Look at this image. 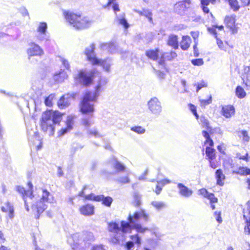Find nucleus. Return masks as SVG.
Wrapping results in <instances>:
<instances>
[{"label":"nucleus","instance_id":"obj_1","mask_svg":"<svg viewBox=\"0 0 250 250\" xmlns=\"http://www.w3.org/2000/svg\"><path fill=\"white\" fill-rule=\"evenodd\" d=\"M142 219L145 222L149 221V216L145 209H141L135 211L133 214L129 213L127 217L128 221H122L121 225L116 222H111L108 224V229L110 231L114 232L116 235L112 238V242L114 244L120 243V236L118 235L123 234L135 229L140 233L145 232L148 229L144 227L141 224L138 223L140 220Z\"/></svg>","mask_w":250,"mask_h":250},{"label":"nucleus","instance_id":"obj_2","mask_svg":"<svg viewBox=\"0 0 250 250\" xmlns=\"http://www.w3.org/2000/svg\"><path fill=\"white\" fill-rule=\"evenodd\" d=\"M101 87V84L99 83L96 86L95 91L94 92H86L80 103V111L82 114L86 115L82 119V124L85 127L91 125L90 120L93 117L95 111L94 103L100 95Z\"/></svg>","mask_w":250,"mask_h":250},{"label":"nucleus","instance_id":"obj_3","mask_svg":"<svg viewBox=\"0 0 250 250\" xmlns=\"http://www.w3.org/2000/svg\"><path fill=\"white\" fill-rule=\"evenodd\" d=\"M62 119V114L58 111L49 110L43 112L41 120L42 130L44 132L49 131L50 135L53 134L54 125H59Z\"/></svg>","mask_w":250,"mask_h":250},{"label":"nucleus","instance_id":"obj_4","mask_svg":"<svg viewBox=\"0 0 250 250\" xmlns=\"http://www.w3.org/2000/svg\"><path fill=\"white\" fill-rule=\"evenodd\" d=\"M42 196L35 197L32 200L31 207L33 210L37 213L35 214V218L39 219L40 215L47 208V203H52L53 201V197L50 193L45 189H40Z\"/></svg>","mask_w":250,"mask_h":250},{"label":"nucleus","instance_id":"obj_5","mask_svg":"<svg viewBox=\"0 0 250 250\" xmlns=\"http://www.w3.org/2000/svg\"><path fill=\"white\" fill-rule=\"evenodd\" d=\"M63 15L66 21L77 29L87 28L91 23L89 18L82 17L80 14H75L69 11H64Z\"/></svg>","mask_w":250,"mask_h":250},{"label":"nucleus","instance_id":"obj_6","mask_svg":"<svg viewBox=\"0 0 250 250\" xmlns=\"http://www.w3.org/2000/svg\"><path fill=\"white\" fill-rule=\"evenodd\" d=\"M95 44L92 43L85 49L84 54L86 56L88 61L90 62L94 65H100L106 72H109L111 65V60L107 59L106 60L99 59L96 57L95 52Z\"/></svg>","mask_w":250,"mask_h":250},{"label":"nucleus","instance_id":"obj_7","mask_svg":"<svg viewBox=\"0 0 250 250\" xmlns=\"http://www.w3.org/2000/svg\"><path fill=\"white\" fill-rule=\"evenodd\" d=\"M108 165L114 170L112 172H108L106 170H102L101 171L102 174L107 178H109L110 175H116L119 173L124 172L126 168L125 165L119 161L114 156L108 160Z\"/></svg>","mask_w":250,"mask_h":250},{"label":"nucleus","instance_id":"obj_8","mask_svg":"<svg viewBox=\"0 0 250 250\" xmlns=\"http://www.w3.org/2000/svg\"><path fill=\"white\" fill-rule=\"evenodd\" d=\"M95 74L94 70L87 71L86 70L81 69L78 71V74L75 78L80 83L84 86H88L92 83Z\"/></svg>","mask_w":250,"mask_h":250},{"label":"nucleus","instance_id":"obj_9","mask_svg":"<svg viewBox=\"0 0 250 250\" xmlns=\"http://www.w3.org/2000/svg\"><path fill=\"white\" fill-rule=\"evenodd\" d=\"M26 53L28 59L32 62V58L33 57H42L44 54V51L39 44L34 42H31L28 43V47L26 50Z\"/></svg>","mask_w":250,"mask_h":250},{"label":"nucleus","instance_id":"obj_10","mask_svg":"<svg viewBox=\"0 0 250 250\" xmlns=\"http://www.w3.org/2000/svg\"><path fill=\"white\" fill-rule=\"evenodd\" d=\"M147 106L150 112L155 116H159L162 111L161 103L156 97L151 98L147 103Z\"/></svg>","mask_w":250,"mask_h":250},{"label":"nucleus","instance_id":"obj_11","mask_svg":"<svg viewBox=\"0 0 250 250\" xmlns=\"http://www.w3.org/2000/svg\"><path fill=\"white\" fill-rule=\"evenodd\" d=\"M47 25L45 22H40L37 28V39L40 42L48 41L50 36L47 32Z\"/></svg>","mask_w":250,"mask_h":250},{"label":"nucleus","instance_id":"obj_12","mask_svg":"<svg viewBox=\"0 0 250 250\" xmlns=\"http://www.w3.org/2000/svg\"><path fill=\"white\" fill-rule=\"evenodd\" d=\"M29 189L25 190L23 187L20 186H17L16 187V190L20 193L22 198H28L30 200H33L35 197V195L33 193V185L31 182H29L27 184Z\"/></svg>","mask_w":250,"mask_h":250},{"label":"nucleus","instance_id":"obj_13","mask_svg":"<svg viewBox=\"0 0 250 250\" xmlns=\"http://www.w3.org/2000/svg\"><path fill=\"white\" fill-rule=\"evenodd\" d=\"M190 4V0H182L175 4L174 10L177 14L183 15Z\"/></svg>","mask_w":250,"mask_h":250},{"label":"nucleus","instance_id":"obj_14","mask_svg":"<svg viewBox=\"0 0 250 250\" xmlns=\"http://www.w3.org/2000/svg\"><path fill=\"white\" fill-rule=\"evenodd\" d=\"M179 194L185 198L191 197L193 194V191L182 183L177 184Z\"/></svg>","mask_w":250,"mask_h":250},{"label":"nucleus","instance_id":"obj_15","mask_svg":"<svg viewBox=\"0 0 250 250\" xmlns=\"http://www.w3.org/2000/svg\"><path fill=\"white\" fill-rule=\"evenodd\" d=\"M101 49L104 51H106L109 53L114 54L119 52L120 53L123 52L118 50L116 45L113 42L103 43L101 44Z\"/></svg>","mask_w":250,"mask_h":250},{"label":"nucleus","instance_id":"obj_16","mask_svg":"<svg viewBox=\"0 0 250 250\" xmlns=\"http://www.w3.org/2000/svg\"><path fill=\"white\" fill-rule=\"evenodd\" d=\"M80 213L84 216H91L94 213V207L91 204L83 205L80 208Z\"/></svg>","mask_w":250,"mask_h":250},{"label":"nucleus","instance_id":"obj_17","mask_svg":"<svg viewBox=\"0 0 250 250\" xmlns=\"http://www.w3.org/2000/svg\"><path fill=\"white\" fill-rule=\"evenodd\" d=\"M71 95L67 94L62 96L58 102V105L61 109L64 108L68 106L70 103Z\"/></svg>","mask_w":250,"mask_h":250},{"label":"nucleus","instance_id":"obj_18","mask_svg":"<svg viewBox=\"0 0 250 250\" xmlns=\"http://www.w3.org/2000/svg\"><path fill=\"white\" fill-rule=\"evenodd\" d=\"M67 77L66 72L64 70L61 69L54 74L53 79L55 82L59 83L63 82L67 78Z\"/></svg>","mask_w":250,"mask_h":250},{"label":"nucleus","instance_id":"obj_19","mask_svg":"<svg viewBox=\"0 0 250 250\" xmlns=\"http://www.w3.org/2000/svg\"><path fill=\"white\" fill-rule=\"evenodd\" d=\"M199 194L202 195L204 197L208 199L211 202H217L218 199L215 197L214 194L212 193H209L204 188L199 190Z\"/></svg>","mask_w":250,"mask_h":250},{"label":"nucleus","instance_id":"obj_20","mask_svg":"<svg viewBox=\"0 0 250 250\" xmlns=\"http://www.w3.org/2000/svg\"><path fill=\"white\" fill-rule=\"evenodd\" d=\"M222 113L226 118H229L235 112V108L232 105H226L222 107Z\"/></svg>","mask_w":250,"mask_h":250},{"label":"nucleus","instance_id":"obj_21","mask_svg":"<svg viewBox=\"0 0 250 250\" xmlns=\"http://www.w3.org/2000/svg\"><path fill=\"white\" fill-rule=\"evenodd\" d=\"M215 178L216 179L217 185L223 186L224 184V181L226 178V176L223 174L221 169H218L216 170Z\"/></svg>","mask_w":250,"mask_h":250},{"label":"nucleus","instance_id":"obj_22","mask_svg":"<svg viewBox=\"0 0 250 250\" xmlns=\"http://www.w3.org/2000/svg\"><path fill=\"white\" fill-rule=\"evenodd\" d=\"M167 44L172 47L174 49H177L179 46L178 36L174 34L169 35L167 41Z\"/></svg>","mask_w":250,"mask_h":250},{"label":"nucleus","instance_id":"obj_23","mask_svg":"<svg viewBox=\"0 0 250 250\" xmlns=\"http://www.w3.org/2000/svg\"><path fill=\"white\" fill-rule=\"evenodd\" d=\"M137 12L141 16L147 18L150 23H153L152 13L150 10L143 9L142 11L137 10Z\"/></svg>","mask_w":250,"mask_h":250},{"label":"nucleus","instance_id":"obj_24","mask_svg":"<svg viewBox=\"0 0 250 250\" xmlns=\"http://www.w3.org/2000/svg\"><path fill=\"white\" fill-rule=\"evenodd\" d=\"M216 2V0H201V8L205 14H208L209 13V9L208 8V6L210 3L212 4H214Z\"/></svg>","mask_w":250,"mask_h":250},{"label":"nucleus","instance_id":"obj_25","mask_svg":"<svg viewBox=\"0 0 250 250\" xmlns=\"http://www.w3.org/2000/svg\"><path fill=\"white\" fill-rule=\"evenodd\" d=\"M97 198L98 201H102V204L107 207H110L112 203L113 199L109 196L105 197L103 195H99Z\"/></svg>","mask_w":250,"mask_h":250},{"label":"nucleus","instance_id":"obj_26","mask_svg":"<svg viewBox=\"0 0 250 250\" xmlns=\"http://www.w3.org/2000/svg\"><path fill=\"white\" fill-rule=\"evenodd\" d=\"M159 50L156 49L155 50H148L146 52V55L150 59L154 61H156L158 59Z\"/></svg>","mask_w":250,"mask_h":250},{"label":"nucleus","instance_id":"obj_27","mask_svg":"<svg viewBox=\"0 0 250 250\" xmlns=\"http://www.w3.org/2000/svg\"><path fill=\"white\" fill-rule=\"evenodd\" d=\"M190 38L189 36H183L180 42V47L183 50H187L189 47Z\"/></svg>","mask_w":250,"mask_h":250},{"label":"nucleus","instance_id":"obj_28","mask_svg":"<svg viewBox=\"0 0 250 250\" xmlns=\"http://www.w3.org/2000/svg\"><path fill=\"white\" fill-rule=\"evenodd\" d=\"M151 205L158 211L167 207V204L163 201H153L151 202Z\"/></svg>","mask_w":250,"mask_h":250},{"label":"nucleus","instance_id":"obj_29","mask_svg":"<svg viewBox=\"0 0 250 250\" xmlns=\"http://www.w3.org/2000/svg\"><path fill=\"white\" fill-rule=\"evenodd\" d=\"M225 22L227 26L234 33L235 28V20L233 18L227 17L225 18Z\"/></svg>","mask_w":250,"mask_h":250},{"label":"nucleus","instance_id":"obj_30","mask_svg":"<svg viewBox=\"0 0 250 250\" xmlns=\"http://www.w3.org/2000/svg\"><path fill=\"white\" fill-rule=\"evenodd\" d=\"M206 154L209 160H213L215 158V149L211 147H206Z\"/></svg>","mask_w":250,"mask_h":250},{"label":"nucleus","instance_id":"obj_31","mask_svg":"<svg viewBox=\"0 0 250 250\" xmlns=\"http://www.w3.org/2000/svg\"><path fill=\"white\" fill-rule=\"evenodd\" d=\"M108 2L106 5H105L104 6V8H108L109 6H110L111 5L112 8L114 11V12L116 13L117 11H119V5L117 3L115 2L116 0H108Z\"/></svg>","mask_w":250,"mask_h":250},{"label":"nucleus","instance_id":"obj_32","mask_svg":"<svg viewBox=\"0 0 250 250\" xmlns=\"http://www.w3.org/2000/svg\"><path fill=\"white\" fill-rule=\"evenodd\" d=\"M244 73L246 75V80L243 79V82L247 86H250V66H246L244 68Z\"/></svg>","mask_w":250,"mask_h":250},{"label":"nucleus","instance_id":"obj_33","mask_svg":"<svg viewBox=\"0 0 250 250\" xmlns=\"http://www.w3.org/2000/svg\"><path fill=\"white\" fill-rule=\"evenodd\" d=\"M236 95L240 99L244 98L246 96V92L241 86H237L235 89Z\"/></svg>","mask_w":250,"mask_h":250},{"label":"nucleus","instance_id":"obj_34","mask_svg":"<svg viewBox=\"0 0 250 250\" xmlns=\"http://www.w3.org/2000/svg\"><path fill=\"white\" fill-rule=\"evenodd\" d=\"M236 173L241 175H250V168L247 167H240L238 168V170L236 172Z\"/></svg>","mask_w":250,"mask_h":250},{"label":"nucleus","instance_id":"obj_35","mask_svg":"<svg viewBox=\"0 0 250 250\" xmlns=\"http://www.w3.org/2000/svg\"><path fill=\"white\" fill-rule=\"evenodd\" d=\"M137 233L134 235H132L130 236V239L132 240L131 241H133L134 244H136L138 247L140 246L141 244V238L139 236L138 233H140V232H138L137 231ZM144 232L143 233H144Z\"/></svg>","mask_w":250,"mask_h":250},{"label":"nucleus","instance_id":"obj_36","mask_svg":"<svg viewBox=\"0 0 250 250\" xmlns=\"http://www.w3.org/2000/svg\"><path fill=\"white\" fill-rule=\"evenodd\" d=\"M76 118V116L75 115H70L67 116L66 121V125L69 128H73L74 120Z\"/></svg>","mask_w":250,"mask_h":250},{"label":"nucleus","instance_id":"obj_37","mask_svg":"<svg viewBox=\"0 0 250 250\" xmlns=\"http://www.w3.org/2000/svg\"><path fill=\"white\" fill-rule=\"evenodd\" d=\"M134 204L135 207H139L141 204V195L137 192H135L133 195Z\"/></svg>","mask_w":250,"mask_h":250},{"label":"nucleus","instance_id":"obj_38","mask_svg":"<svg viewBox=\"0 0 250 250\" xmlns=\"http://www.w3.org/2000/svg\"><path fill=\"white\" fill-rule=\"evenodd\" d=\"M230 7L234 11H237L239 9V6L237 0H228Z\"/></svg>","mask_w":250,"mask_h":250},{"label":"nucleus","instance_id":"obj_39","mask_svg":"<svg viewBox=\"0 0 250 250\" xmlns=\"http://www.w3.org/2000/svg\"><path fill=\"white\" fill-rule=\"evenodd\" d=\"M119 23L122 25L125 29H127L129 27V24L127 21L124 17L117 18Z\"/></svg>","mask_w":250,"mask_h":250},{"label":"nucleus","instance_id":"obj_40","mask_svg":"<svg viewBox=\"0 0 250 250\" xmlns=\"http://www.w3.org/2000/svg\"><path fill=\"white\" fill-rule=\"evenodd\" d=\"M131 130L140 134H143L146 131L145 129L141 126H135L132 127L131 128Z\"/></svg>","mask_w":250,"mask_h":250},{"label":"nucleus","instance_id":"obj_41","mask_svg":"<svg viewBox=\"0 0 250 250\" xmlns=\"http://www.w3.org/2000/svg\"><path fill=\"white\" fill-rule=\"evenodd\" d=\"M201 122L203 126L205 127L207 130H210L211 127L209 126V121L205 117L201 118Z\"/></svg>","mask_w":250,"mask_h":250},{"label":"nucleus","instance_id":"obj_42","mask_svg":"<svg viewBox=\"0 0 250 250\" xmlns=\"http://www.w3.org/2000/svg\"><path fill=\"white\" fill-rule=\"evenodd\" d=\"M5 205L9 211V216L10 218H13L14 217V212L13 206L11 205L9 202H7L5 203Z\"/></svg>","mask_w":250,"mask_h":250},{"label":"nucleus","instance_id":"obj_43","mask_svg":"<svg viewBox=\"0 0 250 250\" xmlns=\"http://www.w3.org/2000/svg\"><path fill=\"white\" fill-rule=\"evenodd\" d=\"M87 133L89 134L94 136L97 138H100L102 137V135H101L96 129H88L87 130Z\"/></svg>","mask_w":250,"mask_h":250},{"label":"nucleus","instance_id":"obj_44","mask_svg":"<svg viewBox=\"0 0 250 250\" xmlns=\"http://www.w3.org/2000/svg\"><path fill=\"white\" fill-rule=\"evenodd\" d=\"M193 65L196 66H201L204 64V61L202 59H195L191 60Z\"/></svg>","mask_w":250,"mask_h":250},{"label":"nucleus","instance_id":"obj_45","mask_svg":"<svg viewBox=\"0 0 250 250\" xmlns=\"http://www.w3.org/2000/svg\"><path fill=\"white\" fill-rule=\"evenodd\" d=\"M117 181L119 183L125 184L129 183L130 182V179L128 176L121 177L117 179Z\"/></svg>","mask_w":250,"mask_h":250},{"label":"nucleus","instance_id":"obj_46","mask_svg":"<svg viewBox=\"0 0 250 250\" xmlns=\"http://www.w3.org/2000/svg\"><path fill=\"white\" fill-rule=\"evenodd\" d=\"M200 102L202 106H205L212 102V96H209L208 99L207 100H200Z\"/></svg>","mask_w":250,"mask_h":250},{"label":"nucleus","instance_id":"obj_47","mask_svg":"<svg viewBox=\"0 0 250 250\" xmlns=\"http://www.w3.org/2000/svg\"><path fill=\"white\" fill-rule=\"evenodd\" d=\"M99 195H95L93 193H91L88 195H86L84 196V199L88 200H94L96 201H98L97 200L98 198H97Z\"/></svg>","mask_w":250,"mask_h":250},{"label":"nucleus","instance_id":"obj_48","mask_svg":"<svg viewBox=\"0 0 250 250\" xmlns=\"http://www.w3.org/2000/svg\"><path fill=\"white\" fill-rule=\"evenodd\" d=\"M194 85H197L196 91L198 92L202 88L207 87V83L203 81L200 83L195 84Z\"/></svg>","mask_w":250,"mask_h":250},{"label":"nucleus","instance_id":"obj_49","mask_svg":"<svg viewBox=\"0 0 250 250\" xmlns=\"http://www.w3.org/2000/svg\"><path fill=\"white\" fill-rule=\"evenodd\" d=\"M71 129L72 128H69V127L66 125V127L62 128L61 130L59 132V135L60 136H63Z\"/></svg>","mask_w":250,"mask_h":250},{"label":"nucleus","instance_id":"obj_50","mask_svg":"<svg viewBox=\"0 0 250 250\" xmlns=\"http://www.w3.org/2000/svg\"><path fill=\"white\" fill-rule=\"evenodd\" d=\"M221 212L220 211H215L214 212V216L215 217L216 220L217 222L219 224L222 222V219L221 216Z\"/></svg>","mask_w":250,"mask_h":250},{"label":"nucleus","instance_id":"obj_51","mask_svg":"<svg viewBox=\"0 0 250 250\" xmlns=\"http://www.w3.org/2000/svg\"><path fill=\"white\" fill-rule=\"evenodd\" d=\"M241 134L242 135L243 139L245 142H249L250 137L248 135V132L246 130H242L241 131Z\"/></svg>","mask_w":250,"mask_h":250},{"label":"nucleus","instance_id":"obj_52","mask_svg":"<svg viewBox=\"0 0 250 250\" xmlns=\"http://www.w3.org/2000/svg\"><path fill=\"white\" fill-rule=\"evenodd\" d=\"M236 157L240 160H245L248 161V153H247L245 155H241L240 153H237L236 154Z\"/></svg>","mask_w":250,"mask_h":250},{"label":"nucleus","instance_id":"obj_53","mask_svg":"<svg viewBox=\"0 0 250 250\" xmlns=\"http://www.w3.org/2000/svg\"><path fill=\"white\" fill-rule=\"evenodd\" d=\"M189 106L190 110H191L192 113L193 114V115L197 119L199 117V115H198V114L197 113L196 108L195 106H194L193 104H189Z\"/></svg>","mask_w":250,"mask_h":250},{"label":"nucleus","instance_id":"obj_54","mask_svg":"<svg viewBox=\"0 0 250 250\" xmlns=\"http://www.w3.org/2000/svg\"><path fill=\"white\" fill-rule=\"evenodd\" d=\"M134 246L133 241H129L125 243V247L126 250H131Z\"/></svg>","mask_w":250,"mask_h":250},{"label":"nucleus","instance_id":"obj_55","mask_svg":"<svg viewBox=\"0 0 250 250\" xmlns=\"http://www.w3.org/2000/svg\"><path fill=\"white\" fill-rule=\"evenodd\" d=\"M177 57V54L174 51H171L169 53L166 54V57L168 60H172Z\"/></svg>","mask_w":250,"mask_h":250},{"label":"nucleus","instance_id":"obj_56","mask_svg":"<svg viewBox=\"0 0 250 250\" xmlns=\"http://www.w3.org/2000/svg\"><path fill=\"white\" fill-rule=\"evenodd\" d=\"M61 61L62 62V64L64 66V67L67 69L69 70L70 69V65L69 62L67 60H65L63 58H61Z\"/></svg>","mask_w":250,"mask_h":250},{"label":"nucleus","instance_id":"obj_57","mask_svg":"<svg viewBox=\"0 0 250 250\" xmlns=\"http://www.w3.org/2000/svg\"><path fill=\"white\" fill-rule=\"evenodd\" d=\"M163 187H162L161 184H159V181H157V185L156 186L155 190H154L157 195L160 194Z\"/></svg>","mask_w":250,"mask_h":250},{"label":"nucleus","instance_id":"obj_58","mask_svg":"<svg viewBox=\"0 0 250 250\" xmlns=\"http://www.w3.org/2000/svg\"><path fill=\"white\" fill-rule=\"evenodd\" d=\"M208 30L210 33L212 34L215 38H217V32L216 30V28H215L214 25L212 27L208 28Z\"/></svg>","mask_w":250,"mask_h":250},{"label":"nucleus","instance_id":"obj_59","mask_svg":"<svg viewBox=\"0 0 250 250\" xmlns=\"http://www.w3.org/2000/svg\"><path fill=\"white\" fill-rule=\"evenodd\" d=\"M216 39L217 41V44L219 48L222 50H225V47L223 42L220 39H218V37H217Z\"/></svg>","mask_w":250,"mask_h":250},{"label":"nucleus","instance_id":"obj_60","mask_svg":"<svg viewBox=\"0 0 250 250\" xmlns=\"http://www.w3.org/2000/svg\"><path fill=\"white\" fill-rule=\"evenodd\" d=\"M159 184H161L162 187H164L166 185L169 184L171 183V181L168 179H163L158 181Z\"/></svg>","mask_w":250,"mask_h":250},{"label":"nucleus","instance_id":"obj_61","mask_svg":"<svg viewBox=\"0 0 250 250\" xmlns=\"http://www.w3.org/2000/svg\"><path fill=\"white\" fill-rule=\"evenodd\" d=\"M91 250H105L102 245H96L92 247Z\"/></svg>","mask_w":250,"mask_h":250},{"label":"nucleus","instance_id":"obj_62","mask_svg":"<svg viewBox=\"0 0 250 250\" xmlns=\"http://www.w3.org/2000/svg\"><path fill=\"white\" fill-rule=\"evenodd\" d=\"M204 144H205V145L208 144L209 146H209V147L213 146V145H214L213 141L211 139V138H207V139H206V141H205Z\"/></svg>","mask_w":250,"mask_h":250},{"label":"nucleus","instance_id":"obj_63","mask_svg":"<svg viewBox=\"0 0 250 250\" xmlns=\"http://www.w3.org/2000/svg\"><path fill=\"white\" fill-rule=\"evenodd\" d=\"M87 237L86 238V240L91 241L94 240V236L92 233L90 232H86Z\"/></svg>","mask_w":250,"mask_h":250},{"label":"nucleus","instance_id":"obj_64","mask_svg":"<svg viewBox=\"0 0 250 250\" xmlns=\"http://www.w3.org/2000/svg\"><path fill=\"white\" fill-rule=\"evenodd\" d=\"M20 12L23 16H29V13L25 7L21 8Z\"/></svg>","mask_w":250,"mask_h":250}]
</instances>
